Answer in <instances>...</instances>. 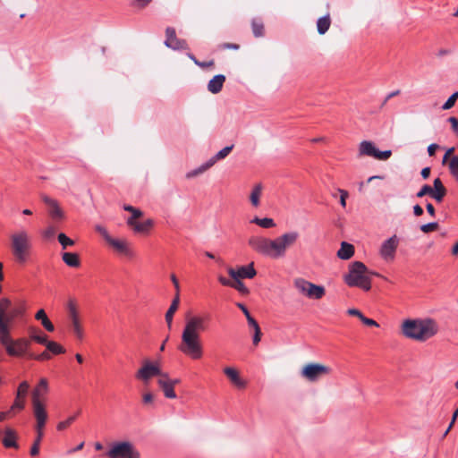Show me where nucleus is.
<instances>
[{"label":"nucleus","mask_w":458,"mask_h":458,"mask_svg":"<svg viewBox=\"0 0 458 458\" xmlns=\"http://www.w3.org/2000/svg\"><path fill=\"white\" fill-rule=\"evenodd\" d=\"M24 308L13 305L8 298L0 300V344L10 356L21 357L27 353L30 341L27 338L12 337V329L14 320L22 317Z\"/></svg>","instance_id":"nucleus-1"},{"label":"nucleus","mask_w":458,"mask_h":458,"mask_svg":"<svg viewBox=\"0 0 458 458\" xmlns=\"http://www.w3.org/2000/svg\"><path fill=\"white\" fill-rule=\"evenodd\" d=\"M300 238L297 231H288L275 239L253 235L249 238V246L256 252L271 259L285 256L288 249L293 247Z\"/></svg>","instance_id":"nucleus-2"},{"label":"nucleus","mask_w":458,"mask_h":458,"mask_svg":"<svg viewBox=\"0 0 458 458\" xmlns=\"http://www.w3.org/2000/svg\"><path fill=\"white\" fill-rule=\"evenodd\" d=\"M207 328V318L201 316L187 317L182 333V341L178 349L192 360H199L203 356V346L200 334Z\"/></svg>","instance_id":"nucleus-3"},{"label":"nucleus","mask_w":458,"mask_h":458,"mask_svg":"<svg viewBox=\"0 0 458 458\" xmlns=\"http://www.w3.org/2000/svg\"><path fill=\"white\" fill-rule=\"evenodd\" d=\"M401 332L406 338L424 342L437 334L438 325L431 318H408L403 321Z\"/></svg>","instance_id":"nucleus-4"},{"label":"nucleus","mask_w":458,"mask_h":458,"mask_svg":"<svg viewBox=\"0 0 458 458\" xmlns=\"http://www.w3.org/2000/svg\"><path fill=\"white\" fill-rule=\"evenodd\" d=\"M11 250L18 262L27 260L32 249V236L25 228H20L10 235Z\"/></svg>","instance_id":"nucleus-5"},{"label":"nucleus","mask_w":458,"mask_h":458,"mask_svg":"<svg viewBox=\"0 0 458 458\" xmlns=\"http://www.w3.org/2000/svg\"><path fill=\"white\" fill-rule=\"evenodd\" d=\"M369 274L377 275L369 271L364 263L354 261L349 266V271L344 276L345 284L350 287H359L364 291L371 288Z\"/></svg>","instance_id":"nucleus-6"},{"label":"nucleus","mask_w":458,"mask_h":458,"mask_svg":"<svg viewBox=\"0 0 458 458\" xmlns=\"http://www.w3.org/2000/svg\"><path fill=\"white\" fill-rule=\"evenodd\" d=\"M106 455L108 458H140V453L130 441L111 443Z\"/></svg>","instance_id":"nucleus-7"},{"label":"nucleus","mask_w":458,"mask_h":458,"mask_svg":"<svg viewBox=\"0 0 458 458\" xmlns=\"http://www.w3.org/2000/svg\"><path fill=\"white\" fill-rule=\"evenodd\" d=\"M163 373L164 371L157 361L153 362L149 360H143L141 367L137 370L135 377L141 381L145 386H148L152 377H159Z\"/></svg>","instance_id":"nucleus-8"},{"label":"nucleus","mask_w":458,"mask_h":458,"mask_svg":"<svg viewBox=\"0 0 458 458\" xmlns=\"http://www.w3.org/2000/svg\"><path fill=\"white\" fill-rule=\"evenodd\" d=\"M331 373V368L320 363H308L301 370L302 378L309 382H317Z\"/></svg>","instance_id":"nucleus-9"},{"label":"nucleus","mask_w":458,"mask_h":458,"mask_svg":"<svg viewBox=\"0 0 458 458\" xmlns=\"http://www.w3.org/2000/svg\"><path fill=\"white\" fill-rule=\"evenodd\" d=\"M294 286L298 292L310 299L319 300L325 293V287L310 283L303 278L294 280Z\"/></svg>","instance_id":"nucleus-10"},{"label":"nucleus","mask_w":458,"mask_h":458,"mask_svg":"<svg viewBox=\"0 0 458 458\" xmlns=\"http://www.w3.org/2000/svg\"><path fill=\"white\" fill-rule=\"evenodd\" d=\"M67 310L71 330L77 339L82 340L84 337V330L76 302L73 300L68 301Z\"/></svg>","instance_id":"nucleus-11"},{"label":"nucleus","mask_w":458,"mask_h":458,"mask_svg":"<svg viewBox=\"0 0 458 458\" xmlns=\"http://www.w3.org/2000/svg\"><path fill=\"white\" fill-rule=\"evenodd\" d=\"M392 155L391 150L381 151L372 141L363 140L359 146V156H367L377 160H387Z\"/></svg>","instance_id":"nucleus-12"},{"label":"nucleus","mask_w":458,"mask_h":458,"mask_svg":"<svg viewBox=\"0 0 458 458\" xmlns=\"http://www.w3.org/2000/svg\"><path fill=\"white\" fill-rule=\"evenodd\" d=\"M398 245L399 239L395 234L385 240L379 249L380 257L386 262L393 261L395 258Z\"/></svg>","instance_id":"nucleus-13"},{"label":"nucleus","mask_w":458,"mask_h":458,"mask_svg":"<svg viewBox=\"0 0 458 458\" xmlns=\"http://www.w3.org/2000/svg\"><path fill=\"white\" fill-rule=\"evenodd\" d=\"M228 275L232 279H252L257 275V270L254 267V263L250 262L246 266H240L237 268L229 267L227 269Z\"/></svg>","instance_id":"nucleus-14"},{"label":"nucleus","mask_w":458,"mask_h":458,"mask_svg":"<svg viewBox=\"0 0 458 458\" xmlns=\"http://www.w3.org/2000/svg\"><path fill=\"white\" fill-rule=\"evenodd\" d=\"M33 415L36 420L35 429H44L48 415L43 402L32 403Z\"/></svg>","instance_id":"nucleus-15"},{"label":"nucleus","mask_w":458,"mask_h":458,"mask_svg":"<svg viewBox=\"0 0 458 458\" xmlns=\"http://www.w3.org/2000/svg\"><path fill=\"white\" fill-rule=\"evenodd\" d=\"M165 45L174 50L188 49V44L184 39H180L176 37L175 30L168 27L165 30Z\"/></svg>","instance_id":"nucleus-16"},{"label":"nucleus","mask_w":458,"mask_h":458,"mask_svg":"<svg viewBox=\"0 0 458 458\" xmlns=\"http://www.w3.org/2000/svg\"><path fill=\"white\" fill-rule=\"evenodd\" d=\"M106 242L119 254L124 255L128 258H132L134 256V252L131 249L128 241L125 239H118L111 236Z\"/></svg>","instance_id":"nucleus-17"},{"label":"nucleus","mask_w":458,"mask_h":458,"mask_svg":"<svg viewBox=\"0 0 458 458\" xmlns=\"http://www.w3.org/2000/svg\"><path fill=\"white\" fill-rule=\"evenodd\" d=\"M158 386L164 393V395L168 399H175L176 394L174 392V388L170 382V377L167 372H164L157 381Z\"/></svg>","instance_id":"nucleus-18"},{"label":"nucleus","mask_w":458,"mask_h":458,"mask_svg":"<svg viewBox=\"0 0 458 458\" xmlns=\"http://www.w3.org/2000/svg\"><path fill=\"white\" fill-rule=\"evenodd\" d=\"M224 373L230 382L237 388L242 389L247 386V382L241 377L240 372L233 367L224 369Z\"/></svg>","instance_id":"nucleus-19"},{"label":"nucleus","mask_w":458,"mask_h":458,"mask_svg":"<svg viewBox=\"0 0 458 458\" xmlns=\"http://www.w3.org/2000/svg\"><path fill=\"white\" fill-rule=\"evenodd\" d=\"M48 391V383L46 378H41L38 385L32 391V403L43 402L42 398Z\"/></svg>","instance_id":"nucleus-20"},{"label":"nucleus","mask_w":458,"mask_h":458,"mask_svg":"<svg viewBox=\"0 0 458 458\" xmlns=\"http://www.w3.org/2000/svg\"><path fill=\"white\" fill-rule=\"evenodd\" d=\"M225 81V75L217 74L214 76L208 83V90L212 94L219 93L222 90Z\"/></svg>","instance_id":"nucleus-21"},{"label":"nucleus","mask_w":458,"mask_h":458,"mask_svg":"<svg viewBox=\"0 0 458 458\" xmlns=\"http://www.w3.org/2000/svg\"><path fill=\"white\" fill-rule=\"evenodd\" d=\"M434 187L431 193V198L437 202H441L446 194V189L439 178L434 180Z\"/></svg>","instance_id":"nucleus-22"},{"label":"nucleus","mask_w":458,"mask_h":458,"mask_svg":"<svg viewBox=\"0 0 458 458\" xmlns=\"http://www.w3.org/2000/svg\"><path fill=\"white\" fill-rule=\"evenodd\" d=\"M153 225L154 221L148 218L143 222L135 221L133 225H129L128 226H130L136 233H148Z\"/></svg>","instance_id":"nucleus-23"},{"label":"nucleus","mask_w":458,"mask_h":458,"mask_svg":"<svg viewBox=\"0 0 458 458\" xmlns=\"http://www.w3.org/2000/svg\"><path fill=\"white\" fill-rule=\"evenodd\" d=\"M35 318L38 321H40L42 327L48 332H54L55 327L53 323L50 321L48 317L47 316L46 311L43 309H40L35 314Z\"/></svg>","instance_id":"nucleus-24"},{"label":"nucleus","mask_w":458,"mask_h":458,"mask_svg":"<svg viewBox=\"0 0 458 458\" xmlns=\"http://www.w3.org/2000/svg\"><path fill=\"white\" fill-rule=\"evenodd\" d=\"M354 254V247L346 242L341 243V247L337 251V257L341 259L347 260Z\"/></svg>","instance_id":"nucleus-25"},{"label":"nucleus","mask_w":458,"mask_h":458,"mask_svg":"<svg viewBox=\"0 0 458 458\" xmlns=\"http://www.w3.org/2000/svg\"><path fill=\"white\" fill-rule=\"evenodd\" d=\"M179 303H180L179 295L175 294L174 299L172 301V303L165 313V321L167 323V327L169 329H171V327H172L173 318H174L175 311L177 310V309L179 307Z\"/></svg>","instance_id":"nucleus-26"},{"label":"nucleus","mask_w":458,"mask_h":458,"mask_svg":"<svg viewBox=\"0 0 458 458\" xmlns=\"http://www.w3.org/2000/svg\"><path fill=\"white\" fill-rule=\"evenodd\" d=\"M331 26V17L329 13L320 17L317 21V30L319 35H324L327 32Z\"/></svg>","instance_id":"nucleus-27"},{"label":"nucleus","mask_w":458,"mask_h":458,"mask_svg":"<svg viewBox=\"0 0 458 458\" xmlns=\"http://www.w3.org/2000/svg\"><path fill=\"white\" fill-rule=\"evenodd\" d=\"M62 259L71 267H78L81 264L79 255L73 252H64L62 254Z\"/></svg>","instance_id":"nucleus-28"},{"label":"nucleus","mask_w":458,"mask_h":458,"mask_svg":"<svg viewBox=\"0 0 458 458\" xmlns=\"http://www.w3.org/2000/svg\"><path fill=\"white\" fill-rule=\"evenodd\" d=\"M212 166H213L212 163L209 160H208L207 162L200 165L199 167L189 171L185 176L187 179L194 178L196 176L202 174L203 173H205L207 170H208Z\"/></svg>","instance_id":"nucleus-29"},{"label":"nucleus","mask_w":458,"mask_h":458,"mask_svg":"<svg viewBox=\"0 0 458 458\" xmlns=\"http://www.w3.org/2000/svg\"><path fill=\"white\" fill-rule=\"evenodd\" d=\"M262 185L260 183L256 184L250 195V200L253 207L258 208L260 204V197L262 194Z\"/></svg>","instance_id":"nucleus-30"},{"label":"nucleus","mask_w":458,"mask_h":458,"mask_svg":"<svg viewBox=\"0 0 458 458\" xmlns=\"http://www.w3.org/2000/svg\"><path fill=\"white\" fill-rule=\"evenodd\" d=\"M3 444L5 447H17L15 432L11 428H6Z\"/></svg>","instance_id":"nucleus-31"},{"label":"nucleus","mask_w":458,"mask_h":458,"mask_svg":"<svg viewBox=\"0 0 458 458\" xmlns=\"http://www.w3.org/2000/svg\"><path fill=\"white\" fill-rule=\"evenodd\" d=\"M250 223L256 224L265 229L273 228L276 226L275 221L269 217L259 218L256 216L250 221Z\"/></svg>","instance_id":"nucleus-32"},{"label":"nucleus","mask_w":458,"mask_h":458,"mask_svg":"<svg viewBox=\"0 0 458 458\" xmlns=\"http://www.w3.org/2000/svg\"><path fill=\"white\" fill-rule=\"evenodd\" d=\"M233 148V145L225 147L224 148L219 150L215 156H213L208 160L214 165L218 160H222V159L225 158L230 154Z\"/></svg>","instance_id":"nucleus-33"},{"label":"nucleus","mask_w":458,"mask_h":458,"mask_svg":"<svg viewBox=\"0 0 458 458\" xmlns=\"http://www.w3.org/2000/svg\"><path fill=\"white\" fill-rule=\"evenodd\" d=\"M30 338L31 341H34L38 344H47V335L43 333H39L35 328H30Z\"/></svg>","instance_id":"nucleus-34"},{"label":"nucleus","mask_w":458,"mask_h":458,"mask_svg":"<svg viewBox=\"0 0 458 458\" xmlns=\"http://www.w3.org/2000/svg\"><path fill=\"white\" fill-rule=\"evenodd\" d=\"M47 350L54 354H61L65 352L64 348L54 341L47 340V344H45Z\"/></svg>","instance_id":"nucleus-35"},{"label":"nucleus","mask_w":458,"mask_h":458,"mask_svg":"<svg viewBox=\"0 0 458 458\" xmlns=\"http://www.w3.org/2000/svg\"><path fill=\"white\" fill-rule=\"evenodd\" d=\"M36 432H37V437L35 439L33 445L30 448V455H32V456H36L38 454L39 445H40L41 439L44 435L43 429H36Z\"/></svg>","instance_id":"nucleus-36"},{"label":"nucleus","mask_w":458,"mask_h":458,"mask_svg":"<svg viewBox=\"0 0 458 458\" xmlns=\"http://www.w3.org/2000/svg\"><path fill=\"white\" fill-rule=\"evenodd\" d=\"M48 212L53 219H63L64 217V211L61 209L57 202L49 207Z\"/></svg>","instance_id":"nucleus-37"},{"label":"nucleus","mask_w":458,"mask_h":458,"mask_svg":"<svg viewBox=\"0 0 458 458\" xmlns=\"http://www.w3.org/2000/svg\"><path fill=\"white\" fill-rule=\"evenodd\" d=\"M232 288L235 289L243 295H248L250 293L249 288L244 284V283L241 279H233Z\"/></svg>","instance_id":"nucleus-38"},{"label":"nucleus","mask_w":458,"mask_h":458,"mask_svg":"<svg viewBox=\"0 0 458 458\" xmlns=\"http://www.w3.org/2000/svg\"><path fill=\"white\" fill-rule=\"evenodd\" d=\"M448 167L451 174L458 181V156H454L450 159Z\"/></svg>","instance_id":"nucleus-39"},{"label":"nucleus","mask_w":458,"mask_h":458,"mask_svg":"<svg viewBox=\"0 0 458 458\" xmlns=\"http://www.w3.org/2000/svg\"><path fill=\"white\" fill-rule=\"evenodd\" d=\"M252 32L255 37H261L264 34V25L260 21L253 20L251 22Z\"/></svg>","instance_id":"nucleus-40"},{"label":"nucleus","mask_w":458,"mask_h":458,"mask_svg":"<svg viewBox=\"0 0 458 458\" xmlns=\"http://www.w3.org/2000/svg\"><path fill=\"white\" fill-rule=\"evenodd\" d=\"M58 242L64 250L74 245V241L64 233L58 234Z\"/></svg>","instance_id":"nucleus-41"},{"label":"nucleus","mask_w":458,"mask_h":458,"mask_svg":"<svg viewBox=\"0 0 458 458\" xmlns=\"http://www.w3.org/2000/svg\"><path fill=\"white\" fill-rule=\"evenodd\" d=\"M29 387H30V386L28 384V382H26V381L21 382L19 385L18 389H17V394H16L17 399L25 398V396L27 395Z\"/></svg>","instance_id":"nucleus-42"},{"label":"nucleus","mask_w":458,"mask_h":458,"mask_svg":"<svg viewBox=\"0 0 458 458\" xmlns=\"http://www.w3.org/2000/svg\"><path fill=\"white\" fill-rule=\"evenodd\" d=\"M55 227L50 225L42 231L41 235L45 240H51L55 236Z\"/></svg>","instance_id":"nucleus-43"},{"label":"nucleus","mask_w":458,"mask_h":458,"mask_svg":"<svg viewBox=\"0 0 458 458\" xmlns=\"http://www.w3.org/2000/svg\"><path fill=\"white\" fill-rule=\"evenodd\" d=\"M142 216H143V212L139 208H135V210L133 212H131V216L127 218L126 224L128 225H133V223L135 221H138V219L140 218Z\"/></svg>","instance_id":"nucleus-44"},{"label":"nucleus","mask_w":458,"mask_h":458,"mask_svg":"<svg viewBox=\"0 0 458 458\" xmlns=\"http://www.w3.org/2000/svg\"><path fill=\"white\" fill-rule=\"evenodd\" d=\"M457 98H458V91H456V92L453 93V94L449 97V98H448V99L445 102V104L443 105L442 108H443L444 110H447V109L452 108V107L454 106V104H455V102H456Z\"/></svg>","instance_id":"nucleus-45"},{"label":"nucleus","mask_w":458,"mask_h":458,"mask_svg":"<svg viewBox=\"0 0 458 458\" xmlns=\"http://www.w3.org/2000/svg\"><path fill=\"white\" fill-rule=\"evenodd\" d=\"M438 227V224L437 222H431L420 226L421 232L428 233L429 232L437 230Z\"/></svg>","instance_id":"nucleus-46"},{"label":"nucleus","mask_w":458,"mask_h":458,"mask_svg":"<svg viewBox=\"0 0 458 458\" xmlns=\"http://www.w3.org/2000/svg\"><path fill=\"white\" fill-rule=\"evenodd\" d=\"M75 418H76V416H71L67 420L60 421L57 424V427H56L57 429L58 430H64L65 428H67L74 421Z\"/></svg>","instance_id":"nucleus-47"},{"label":"nucleus","mask_w":458,"mask_h":458,"mask_svg":"<svg viewBox=\"0 0 458 458\" xmlns=\"http://www.w3.org/2000/svg\"><path fill=\"white\" fill-rule=\"evenodd\" d=\"M433 188L430 185L425 184L421 187V189L417 192L416 196L418 198H422L425 195L431 196Z\"/></svg>","instance_id":"nucleus-48"},{"label":"nucleus","mask_w":458,"mask_h":458,"mask_svg":"<svg viewBox=\"0 0 458 458\" xmlns=\"http://www.w3.org/2000/svg\"><path fill=\"white\" fill-rule=\"evenodd\" d=\"M338 192L340 193V204L343 208L346 207V199L349 196V193L347 191L343 189H338Z\"/></svg>","instance_id":"nucleus-49"},{"label":"nucleus","mask_w":458,"mask_h":458,"mask_svg":"<svg viewBox=\"0 0 458 458\" xmlns=\"http://www.w3.org/2000/svg\"><path fill=\"white\" fill-rule=\"evenodd\" d=\"M96 231L102 235V237L105 239L106 242H107L109 240V238L111 237V235L108 233L107 230L105 227H103L102 225H97Z\"/></svg>","instance_id":"nucleus-50"},{"label":"nucleus","mask_w":458,"mask_h":458,"mask_svg":"<svg viewBox=\"0 0 458 458\" xmlns=\"http://www.w3.org/2000/svg\"><path fill=\"white\" fill-rule=\"evenodd\" d=\"M458 416V409L455 410V411L454 412L453 414V417H452V420L451 422L449 423V426L448 428H446V430L444 432L443 436H442V438L445 437L447 436V434L449 433V431L452 429L455 420H456V418Z\"/></svg>","instance_id":"nucleus-51"},{"label":"nucleus","mask_w":458,"mask_h":458,"mask_svg":"<svg viewBox=\"0 0 458 458\" xmlns=\"http://www.w3.org/2000/svg\"><path fill=\"white\" fill-rule=\"evenodd\" d=\"M152 0H133L132 5L137 8H144L148 5Z\"/></svg>","instance_id":"nucleus-52"},{"label":"nucleus","mask_w":458,"mask_h":458,"mask_svg":"<svg viewBox=\"0 0 458 458\" xmlns=\"http://www.w3.org/2000/svg\"><path fill=\"white\" fill-rule=\"evenodd\" d=\"M361 322L367 326H369V327H378L379 325L378 323L372 319V318H366L365 316L362 317V318L360 319Z\"/></svg>","instance_id":"nucleus-53"},{"label":"nucleus","mask_w":458,"mask_h":458,"mask_svg":"<svg viewBox=\"0 0 458 458\" xmlns=\"http://www.w3.org/2000/svg\"><path fill=\"white\" fill-rule=\"evenodd\" d=\"M24 398H19V399H15L13 406H12V410H14V409H19V410H22L24 408Z\"/></svg>","instance_id":"nucleus-54"},{"label":"nucleus","mask_w":458,"mask_h":458,"mask_svg":"<svg viewBox=\"0 0 458 458\" xmlns=\"http://www.w3.org/2000/svg\"><path fill=\"white\" fill-rule=\"evenodd\" d=\"M218 281L219 283L224 285V286H229V287H232L233 285V279L230 280L223 276H218Z\"/></svg>","instance_id":"nucleus-55"},{"label":"nucleus","mask_w":458,"mask_h":458,"mask_svg":"<svg viewBox=\"0 0 458 458\" xmlns=\"http://www.w3.org/2000/svg\"><path fill=\"white\" fill-rule=\"evenodd\" d=\"M448 122L451 123L453 131L458 134V119L456 117L451 116L448 118Z\"/></svg>","instance_id":"nucleus-56"},{"label":"nucleus","mask_w":458,"mask_h":458,"mask_svg":"<svg viewBox=\"0 0 458 458\" xmlns=\"http://www.w3.org/2000/svg\"><path fill=\"white\" fill-rule=\"evenodd\" d=\"M260 339H261V331H260V328H256V330H254V335H253V344L257 345L259 342H260Z\"/></svg>","instance_id":"nucleus-57"},{"label":"nucleus","mask_w":458,"mask_h":458,"mask_svg":"<svg viewBox=\"0 0 458 458\" xmlns=\"http://www.w3.org/2000/svg\"><path fill=\"white\" fill-rule=\"evenodd\" d=\"M154 400V396L151 393H145L142 395V401L145 404L151 403Z\"/></svg>","instance_id":"nucleus-58"},{"label":"nucleus","mask_w":458,"mask_h":458,"mask_svg":"<svg viewBox=\"0 0 458 458\" xmlns=\"http://www.w3.org/2000/svg\"><path fill=\"white\" fill-rule=\"evenodd\" d=\"M30 357L34 358L38 360H44L50 359V354L47 352H43L38 356H33L32 354L30 355Z\"/></svg>","instance_id":"nucleus-59"},{"label":"nucleus","mask_w":458,"mask_h":458,"mask_svg":"<svg viewBox=\"0 0 458 458\" xmlns=\"http://www.w3.org/2000/svg\"><path fill=\"white\" fill-rule=\"evenodd\" d=\"M348 314L349 315H352V316H356L358 317L360 319L362 318V317L364 316L359 310L357 309H349L347 310Z\"/></svg>","instance_id":"nucleus-60"},{"label":"nucleus","mask_w":458,"mask_h":458,"mask_svg":"<svg viewBox=\"0 0 458 458\" xmlns=\"http://www.w3.org/2000/svg\"><path fill=\"white\" fill-rule=\"evenodd\" d=\"M247 321L250 327L253 328V330H256V328H260L258 322L251 317L247 318Z\"/></svg>","instance_id":"nucleus-61"},{"label":"nucleus","mask_w":458,"mask_h":458,"mask_svg":"<svg viewBox=\"0 0 458 458\" xmlns=\"http://www.w3.org/2000/svg\"><path fill=\"white\" fill-rule=\"evenodd\" d=\"M438 148V145L436 143H432L428 147V153L430 157L434 156L436 150Z\"/></svg>","instance_id":"nucleus-62"},{"label":"nucleus","mask_w":458,"mask_h":458,"mask_svg":"<svg viewBox=\"0 0 458 458\" xmlns=\"http://www.w3.org/2000/svg\"><path fill=\"white\" fill-rule=\"evenodd\" d=\"M42 200L46 205L48 206V208L53 206L55 202H57L55 199H53L48 196H42Z\"/></svg>","instance_id":"nucleus-63"},{"label":"nucleus","mask_w":458,"mask_h":458,"mask_svg":"<svg viewBox=\"0 0 458 458\" xmlns=\"http://www.w3.org/2000/svg\"><path fill=\"white\" fill-rule=\"evenodd\" d=\"M413 214L416 216H420L423 214V208L420 205H415L413 207Z\"/></svg>","instance_id":"nucleus-64"}]
</instances>
